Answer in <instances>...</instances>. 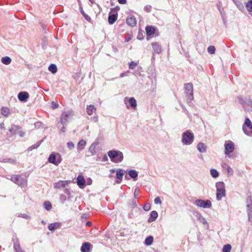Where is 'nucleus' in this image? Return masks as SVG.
I'll use <instances>...</instances> for the list:
<instances>
[{
  "label": "nucleus",
  "instance_id": "nucleus-1",
  "mask_svg": "<svg viewBox=\"0 0 252 252\" xmlns=\"http://www.w3.org/2000/svg\"><path fill=\"white\" fill-rule=\"evenodd\" d=\"M107 154L112 162L120 163L123 160V154L119 150L114 149L110 150L107 152Z\"/></svg>",
  "mask_w": 252,
  "mask_h": 252
},
{
  "label": "nucleus",
  "instance_id": "nucleus-2",
  "mask_svg": "<svg viewBox=\"0 0 252 252\" xmlns=\"http://www.w3.org/2000/svg\"><path fill=\"white\" fill-rule=\"evenodd\" d=\"M194 136L193 133L190 130H187L182 134V142L184 145H189L194 141Z\"/></svg>",
  "mask_w": 252,
  "mask_h": 252
},
{
  "label": "nucleus",
  "instance_id": "nucleus-3",
  "mask_svg": "<svg viewBox=\"0 0 252 252\" xmlns=\"http://www.w3.org/2000/svg\"><path fill=\"white\" fill-rule=\"evenodd\" d=\"M216 187L217 189L216 199L220 201L226 195L225 185L223 182H218L216 184Z\"/></svg>",
  "mask_w": 252,
  "mask_h": 252
},
{
  "label": "nucleus",
  "instance_id": "nucleus-4",
  "mask_svg": "<svg viewBox=\"0 0 252 252\" xmlns=\"http://www.w3.org/2000/svg\"><path fill=\"white\" fill-rule=\"evenodd\" d=\"M184 88L187 102L188 103H191L192 100L193 99V85L191 83L185 84Z\"/></svg>",
  "mask_w": 252,
  "mask_h": 252
},
{
  "label": "nucleus",
  "instance_id": "nucleus-5",
  "mask_svg": "<svg viewBox=\"0 0 252 252\" xmlns=\"http://www.w3.org/2000/svg\"><path fill=\"white\" fill-rule=\"evenodd\" d=\"M246 202L248 220L249 222H251L252 221V196L251 195L248 196Z\"/></svg>",
  "mask_w": 252,
  "mask_h": 252
},
{
  "label": "nucleus",
  "instance_id": "nucleus-6",
  "mask_svg": "<svg viewBox=\"0 0 252 252\" xmlns=\"http://www.w3.org/2000/svg\"><path fill=\"white\" fill-rule=\"evenodd\" d=\"M193 204L197 207L204 209L210 208L212 206V203L209 199L205 200L201 199H198L194 201Z\"/></svg>",
  "mask_w": 252,
  "mask_h": 252
},
{
  "label": "nucleus",
  "instance_id": "nucleus-7",
  "mask_svg": "<svg viewBox=\"0 0 252 252\" xmlns=\"http://www.w3.org/2000/svg\"><path fill=\"white\" fill-rule=\"evenodd\" d=\"M244 132L249 136L252 135V124L249 118L245 119V123L243 126Z\"/></svg>",
  "mask_w": 252,
  "mask_h": 252
},
{
  "label": "nucleus",
  "instance_id": "nucleus-8",
  "mask_svg": "<svg viewBox=\"0 0 252 252\" xmlns=\"http://www.w3.org/2000/svg\"><path fill=\"white\" fill-rule=\"evenodd\" d=\"M22 127L15 125H12L11 126V127L9 129V131L12 134V135H16L19 134L20 137H23L26 133L25 132L22 131L21 130Z\"/></svg>",
  "mask_w": 252,
  "mask_h": 252
},
{
  "label": "nucleus",
  "instance_id": "nucleus-9",
  "mask_svg": "<svg viewBox=\"0 0 252 252\" xmlns=\"http://www.w3.org/2000/svg\"><path fill=\"white\" fill-rule=\"evenodd\" d=\"M10 180L12 182L18 186L24 187L27 185L26 180L18 175L11 176Z\"/></svg>",
  "mask_w": 252,
  "mask_h": 252
},
{
  "label": "nucleus",
  "instance_id": "nucleus-10",
  "mask_svg": "<svg viewBox=\"0 0 252 252\" xmlns=\"http://www.w3.org/2000/svg\"><path fill=\"white\" fill-rule=\"evenodd\" d=\"M71 115V112L70 111L64 112L61 116V120L60 123L61 125L63 126H67L68 120Z\"/></svg>",
  "mask_w": 252,
  "mask_h": 252
},
{
  "label": "nucleus",
  "instance_id": "nucleus-11",
  "mask_svg": "<svg viewBox=\"0 0 252 252\" xmlns=\"http://www.w3.org/2000/svg\"><path fill=\"white\" fill-rule=\"evenodd\" d=\"M234 150V144L231 141H228V143L224 144V153L225 155H229Z\"/></svg>",
  "mask_w": 252,
  "mask_h": 252
},
{
  "label": "nucleus",
  "instance_id": "nucleus-12",
  "mask_svg": "<svg viewBox=\"0 0 252 252\" xmlns=\"http://www.w3.org/2000/svg\"><path fill=\"white\" fill-rule=\"evenodd\" d=\"M70 183V181H60L54 184V187L55 189H61L65 188L68 184Z\"/></svg>",
  "mask_w": 252,
  "mask_h": 252
},
{
  "label": "nucleus",
  "instance_id": "nucleus-13",
  "mask_svg": "<svg viewBox=\"0 0 252 252\" xmlns=\"http://www.w3.org/2000/svg\"><path fill=\"white\" fill-rule=\"evenodd\" d=\"M126 22L131 27H135L137 23L136 18L133 15H128L126 18Z\"/></svg>",
  "mask_w": 252,
  "mask_h": 252
},
{
  "label": "nucleus",
  "instance_id": "nucleus-14",
  "mask_svg": "<svg viewBox=\"0 0 252 252\" xmlns=\"http://www.w3.org/2000/svg\"><path fill=\"white\" fill-rule=\"evenodd\" d=\"M29 97V94L27 92H21L18 94V99L21 102H26Z\"/></svg>",
  "mask_w": 252,
  "mask_h": 252
},
{
  "label": "nucleus",
  "instance_id": "nucleus-15",
  "mask_svg": "<svg viewBox=\"0 0 252 252\" xmlns=\"http://www.w3.org/2000/svg\"><path fill=\"white\" fill-rule=\"evenodd\" d=\"M13 241L14 242L13 247L16 252H25L21 249L18 238H13Z\"/></svg>",
  "mask_w": 252,
  "mask_h": 252
},
{
  "label": "nucleus",
  "instance_id": "nucleus-16",
  "mask_svg": "<svg viewBox=\"0 0 252 252\" xmlns=\"http://www.w3.org/2000/svg\"><path fill=\"white\" fill-rule=\"evenodd\" d=\"M125 173V170L122 169H119L116 171L117 180L116 182L117 184H120L121 183Z\"/></svg>",
  "mask_w": 252,
  "mask_h": 252
},
{
  "label": "nucleus",
  "instance_id": "nucleus-17",
  "mask_svg": "<svg viewBox=\"0 0 252 252\" xmlns=\"http://www.w3.org/2000/svg\"><path fill=\"white\" fill-rule=\"evenodd\" d=\"M152 46L155 53L159 54L162 52L161 45L158 42L152 43Z\"/></svg>",
  "mask_w": 252,
  "mask_h": 252
},
{
  "label": "nucleus",
  "instance_id": "nucleus-18",
  "mask_svg": "<svg viewBox=\"0 0 252 252\" xmlns=\"http://www.w3.org/2000/svg\"><path fill=\"white\" fill-rule=\"evenodd\" d=\"M77 184L80 188H84L86 186V181L84 177L79 175L77 178Z\"/></svg>",
  "mask_w": 252,
  "mask_h": 252
},
{
  "label": "nucleus",
  "instance_id": "nucleus-19",
  "mask_svg": "<svg viewBox=\"0 0 252 252\" xmlns=\"http://www.w3.org/2000/svg\"><path fill=\"white\" fill-rule=\"evenodd\" d=\"M92 245L89 242H85L82 244L81 247V252H91V248Z\"/></svg>",
  "mask_w": 252,
  "mask_h": 252
},
{
  "label": "nucleus",
  "instance_id": "nucleus-20",
  "mask_svg": "<svg viewBox=\"0 0 252 252\" xmlns=\"http://www.w3.org/2000/svg\"><path fill=\"white\" fill-rule=\"evenodd\" d=\"M118 18V13H116L115 14L109 13L108 18V21L109 24L112 25L117 20Z\"/></svg>",
  "mask_w": 252,
  "mask_h": 252
},
{
  "label": "nucleus",
  "instance_id": "nucleus-21",
  "mask_svg": "<svg viewBox=\"0 0 252 252\" xmlns=\"http://www.w3.org/2000/svg\"><path fill=\"white\" fill-rule=\"evenodd\" d=\"M57 153H52L48 159V161L49 162L54 164L55 165H58V163L57 162Z\"/></svg>",
  "mask_w": 252,
  "mask_h": 252
},
{
  "label": "nucleus",
  "instance_id": "nucleus-22",
  "mask_svg": "<svg viewBox=\"0 0 252 252\" xmlns=\"http://www.w3.org/2000/svg\"><path fill=\"white\" fill-rule=\"evenodd\" d=\"M195 216L197 218L198 220H199L201 223L203 224L206 225L207 228L209 227V224L205 220V218L202 216V215L198 212H196V215Z\"/></svg>",
  "mask_w": 252,
  "mask_h": 252
},
{
  "label": "nucleus",
  "instance_id": "nucleus-23",
  "mask_svg": "<svg viewBox=\"0 0 252 252\" xmlns=\"http://www.w3.org/2000/svg\"><path fill=\"white\" fill-rule=\"evenodd\" d=\"M147 36H151L155 32L156 29L154 27L152 26H147L145 28Z\"/></svg>",
  "mask_w": 252,
  "mask_h": 252
},
{
  "label": "nucleus",
  "instance_id": "nucleus-24",
  "mask_svg": "<svg viewBox=\"0 0 252 252\" xmlns=\"http://www.w3.org/2000/svg\"><path fill=\"white\" fill-rule=\"evenodd\" d=\"M158 217V212L156 211H152L150 214V217L148 220V222H151L156 220Z\"/></svg>",
  "mask_w": 252,
  "mask_h": 252
},
{
  "label": "nucleus",
  "instance_id": "nucleus-25",
  "mask_svg": "<svg viewBox=\"0 0 252 252\" xmlns=\"http://www.w3.org/2000/svg\"><path fill=\"white\" fill-rule=\"evenodd\" d=\"M138 172L135 170L131 169L128 171V175L133 181H136L137 180Z\"/></svg>",
  "mask_w": 252,
  "mask_h": 252
},
{
  "label": "nucleus",
  "instance_id": "nucleus-26",
  "mask_svg": "<svg viewBox=\"0 0 252 252\" xmlns=\"http://www.w3.org/2000/svg\"><path fill=\"white\" fill-rule=\"evenodd\" d=\"M61 223L58 222L51 223L49 224L48 228L50 231H54L56 229L60 228Z\"/></svg>",
  "mask_w": 252,
  "mask_h": 252
},
{
  "label": "nucleus",
  "instance_id": "nucleus-27",
  "mask_svg": "<svg viewBox=\"0 0 252 252\" xmlns=\"http://www.w3.org/2000/svg\"><path fill=\"white\" fill-rule=\"evenodd\" d=\"M86 144H87V143L85 140H80L77 144V149L78 152H80V151H82V150H83L85 148V147L86 145Z\"/></svg>",
  "mask_w": 252,
  "mask_h": 252
},
{
  "label": "nucleus",
  "instance_id": "nucleus-28",
  "mask_svg": "<svg viewBox=\"0 0 252 252\" xmlns=\"http://www.w3.org/2000/svg\"><path fill=\"white\" fill-rule=\"evenodd\" d=\"M206 148L205 144L202 142L199 143L197 146V149L200 153L206 152Z\"/></svg>",
  "mask_w": 252,
  "mask_h": 252
},
{
  "label": "nucleus",
  "instance_id": "nucleus-29",
  "mask_svg": "<svg viewBox=\"0 0 252 252\" xmlns=\"http://www.w3.org/2000/svg\"><path fill=\"white\" fill-rule=\"evenodd\" d=\"M43 139H41L38 141H37L35 144L32 145V146H30L27 150L29 151H32L33 149H37L39 146L41 144V143L43 142Z\"/></svg>",
  "mask_w": 252,
  "mask_h": 252
},
{
  "label": "nucleus",
  "instance_id": "nucleus-30",
  "mask_svg": "<svg viewBox=\"0 0 252 252\" xmlns=\"http://www.w3.org/2000/svg\"><path fill=\"white\" fill-rule=\"evenodd\" d=\"M128 103L131 108L135 109L137 106V102L136 99L133 97H130L128 99Z\"/></svg>",
  "mask_w": 252,
  "mask_h": 252
},
{
  "label": "nucleus",
  "instance_id": "nucleus-31",
  "mask_svg": "<svg viewBox=\"0 0 252 252\" xmlns=\"http://www.w3.org/2000/svg\"><path fill=\"white\" fill-rule=\"evenodd\" d=\"M138 202L135 199H132L129 201L128 206L131 209H134L137 207Z\"/></svg>",
  "mask_w": 252,
  "mask_h": 252
},
{
  "label": "nucleus",
  "instance_id": "nucleus-32",
  "mask_svg": "<svg viewBox=\"0 0 252 252\" xmlns=\"http://www.w3.org/2000/svg\"><path fill=\"white\" fill-rule=\"evenodd\" d=\"M0 161L4 163L9 162L12 164H16V160L11 158H2L1 159H0Z\"/></svg>",
  "mask_w": 252,
  "mask_h": 252
},
{
  "label": "nucleus",
  "instance_id": "nucleus-33",
  "mask_svg": "<svg viewBox=\"0 0 252 252\" xmlns=\"http://www.w3.org/2000/svg\"><path fill=\"white\" fill-rule=\"evenodd\" d=\"M1 61L4 64L8 65L11 63L12 60L8 56H5L1 58Z\"/></svg>",
  "mask_w": 252,
  "mask_h": 252
},
{
  "label": "nucleus",
  "instance_id": "nucleus-34",
  "mask_svg": "<svg viewBox=\"0 0 252 252\" xmlns=\"http://www.w3.org/2000/svg\"><path fill=\"white\" fill-rule=\"evenodd\" d=\"M154 241V238L152 236L147 237L145 240L144 244L146 246H150L152 245Z\"/></svg>",
  "mask_w": 252,
  "mask_h": 252
},
{
  "label": "nucleus",
  "instance_id": "nucleus-35",
  "mask_svg": "<svg viewBox=\"0 0 252 252\" xmlns=\"http://www.w3.org/2000/svg\"><path fill=\"white\" fill-rule=\"evenodd\" d=\"M79 10L80 13L87 21L90 22L91 21V18L84 11L82 6L79 7Z\"/></svg>",
  "mask_w": 252,
  "mask_h": 252
},
{
  "label": "nucleus",
  "instance_id": "nucleus-36",
  "mask_svg": "<svg viewBox=\"0 0 252 252\" xmlns=\"http://www.w3.org/2000/svg\"><path fill=\"white\" fill-rule=\"evenodd\" d=\"M48 70L53 74H55L57 72V67L55 64L52 63L48 67Z\"/></svg>",
  "mask_w": 252,
  "mask_h": 252
},
{
  "label": "nucleus",
  "instance_id": "nucleus-37",
  "mask_svg": "<svg viewBox=\"0 0 252 252\" xmlns=\"http://www.w3.org/2000/svg\"><path fill=\"white\" fill-rule=\"evenodd\" d=\"M94 110H95V108L93 105H90L87 107V113L89 115H92Z\"/></svg>",
  "mask_w": 252,
  "mask_h": 252
},
{
  "label": "nucleus",
  "instance_id": "nucleus-38",
  "mask_svg": "<svg viewBox=\"0 0 252 252\" xmlns=\"http://www.w3.org/2000/svg\"><path fill=\"white\" fill-rule=\"evenodd\" d=\"M1 114L4 117H7L9 114V109L5 107H2L1 109Z\"/></svg>",
  "mask_w": 252,
  "mask_h": 252
},
{
  "label": "nucleus",
  "instance_id": "nucleus-39",
  "mask_svg": "<svg viewBox=\"0 0 252 252\" xmlns=\"http://www.w3.org/2000/svg\"><path fill=\"white\" fill-rule=\"evenodd\" d=\"M43 206L44 208L47 211H50L52 209V204L51 202L49 201H46L43 203Z\"/></svg>",
  "mask_w": 252,
  "mask_h": 252
},
{
  "label": "nucleus",
  "instance_id": "nucleus-40",
  "mask_svg": "<svg viewBox=\"0 0 252 252\" xmlns=\"http://www.w3.org/2000/svg\"><path fill=\"white\" fill-rule=\"evenodd\" d=\"M210 174L213 178H217L219 175V172L215 169H211L210 170Z\"/></svg>",
  "mask_w": 252,
  "mask_h": 252
},
{
  "label": "nucleus",
  "instance_id": "nucleus-41",
  "mask_svg": "<svg viewBox=\"0 0 252 252\" xmlns=\"http://www.w3.org/2000/svg\"><path fill=\"white\" fill-rule=\"evenodd\" d=\"M223 168L226 167L227 174L229 176H231V175H233V170L228 165H227L226 164H225L223 166Z\"/></svg>",
  "mask_w": 252,
  "mask_h": 252
},
{
  "label": "nucleus",
  "instance_id": "nucleus-42",
  "mask_svg": "<svg viewBox=\"0 0 252 252\" xmlns=\"http://www.w3.org/2000/svg\"><path fill=\"white\" fill-rule=\"evenodd\" d=\"M247 9L249 12H252V0H248L246 4Z\"/></svg>",
  "mask_w": 252,
  "mask_h": 252
},
{
  "label": "nucleus",
  "instance_id": "nucleus-43",
  "mask_svg": "<svg viewBox=\"0 0 252 252\" xmlns=\"http://www.w3.org/2000/svg\"><path fill=\"white\" fill-rule=\"evenodd\" d=\"M231 246L230 244L224 245L222 248V252H230Z\"/></svg>",
  "mask_w": 252,
  "mask_h": 252
},
{
  "label": "nucleus",
  "instance_id": "nucleus-44",
  "mask_svg": "<svg viewBox=\"0 0 252 252\" xmlns=\"http://www.w3.org/2000/svg\"><path fill=\"white\" fill-rule=\"evenodd\" d=\"M89 151L92 154V155H94L96 154L95 146L94 144H92L89 149Z\"/></svg>",
  "mask_w": 252,
  "mask_h": 252
},
{
  "label": "nucleus",
  "instance_id": "nucleus-45",
  "mask_svg": "<svg viewBox=\"0 0 252 252\" xmlns=\"http://www.w3.org/2000/svg\"><path fill=\"white\" fill-rule=\"evenodd\" d=\"M208 52L211 54H214L216 51V48L214 46H209L207 48Z\"/></svg>",
  "mask_w": 252,
  "mask_h": 252
},
{
  "label": "nucleus",
  "instance_id": "nucleus-46",
  "mask_svg": "<svg viewBox=\"0 0 252 252\" xmlns=\"http://www.w3.org/2000/svg\"><path fill=\"white\" fill-rule=\"evenodd\" d=\"M143 32V31L142 30H141V29L139 30L138 33L137 37V39H138L139 40H141L144 38Z\"/></svg>",
  "mask_w": 252,
  "mask_h": 252
},
{
  "label": "nucleus",
  "instance_id": "nucleus-47",
  "mask_svg": "<svg viewBox=\"0 0 252 252\" xmlns=\"http://www.w3.org/2000/svg\"><path fill=\"white\" fill-rule=\"evenodd\" d=\"M63 191L67 195L68 200L70 199L72 197V196L71 195L70 191L68 189L65 188Z\"/></svg>",
  "mask_w": 252,
  "mask_h": 252
},
{
  "label": "nucleus",
  "instance_id": "nucleus-48",
  "mask_svg": "<svg viewBox=\"0 0 252 252\" xmlns=\"http://www.w3.org/2000/svg\"><path fill=\"white\" fill-rule=\"evenodd\" d=\"M60 199L61 202L63 204L66 200H68L67 196L66 197V196L65 195H64L63 194H62L60 195Z\"/></svg>",
  "mask_w": 252,
  "mask_h": 252
},
{
  "label": "nucleus",
  "instance_id": "nucleus-49",
  "mask_svg": "<svg viewBox=\"0 0 252 252\" xmlns=\"http://www.w3.org/2000/svg\"><path fill=\"white\" fill-rule=\"evenodd\" d=\"M60 123H59L57 124V126L60 129L61 132H63V133L65 132V131H66V128H65V126H66L63 125V126L60 127Z\"/></svg>",
  "mask_w": 252,
  "mask_h": 252
},
{
  "label": "nucleus",
  "instance_id": "nucleus-50",
  "mask_svg": "<svg viewBox=\"0 0 252 252\" xmlns=\"http://www.w3.org/2000/svg\"><path fill=\"white\" fill-rule=\"evenodd\" d=\"M128 65L129 69H134L137 65V64L136 63L131 61L129 63Z\"/></svg>",
  "mask_w": 252,
  "mask_h": 252
},
{
  "label": "nucleus",
  "instance_id": "nucleus-51",
  "mask_svg": "<svg viewBox=\"0 0 252 252\" xmlns=\"http://www.w3.org/2000/svg\"><path fill=\"white\" fill-rule=\"evenodd\" d=\"M143 208L146 211H149L151 209V204L150 203H146L143 205Z\"/></svg>",
  "mask_w": 252,
  "mask_h": 252
},
{
  "label": "nucleus",
  "instance_id": "nucleus-52",
  "mask_svg": "<svg viewBox=\"0 0 252 252\" xmlns=\"http://www.w3.org/2000/svg\"><path fill=\"white\" fill-rule=\"evenodd\" d=\"M67 147L69 150H72L74 148V144L72 142L70 141L67 143Z\"/></svg>",
  "mask_w": 252,
  "mask_h": 252
},
{
  "label": "nucleus",
  "instance_id": "nucleus-53",
  "mask_svg": "<svg viewBox=\"0 0 252 252\" xmlns=\"http://www.w3.org/2000/svg\"><path fill=\"white\" fill-rule=\"evenodd\" d=\"M57 162L58 163V165L62 162V158L61 156L59 153H57Z\"/></svg>",
  "mask_w": 252,
  "mask_h": 252
},
{
  "label": "nucleus",
  "instance_id": "nucleus-54",
  "mask_svg": "<svg viewBox=\"0 0 252 252\" xmlns=\"http://www.w3.org/2000/svg\"><path fill=\"white\" fill-rule=\"evenodd\" d=\"M245 103L246 105L252 107V100L250 98L246 99Z\"/></svg>",
  "mask_w": 252,
  "mask_h": 252
},
{
  "label": "nucleus",
  "instance_id": "nucleus-55",
  "mask_svg": "<svg viewBox=\"0 0 252 252\" xmlns=\"http://www.w3.org/2000/svg\"><path fill=\"white\" fill-rule=\"evenodd\" d=\"M154 202L156 204H161L162 203L160 198L158 196L155 198Z\"/></svg>",
  "mask_w": 252,
  "mask_h": 252
},
{
  "label": "nucleus",
  "instance_id": "nucleus-56",
  "mask_svg": "<svg viewBox=\"0 0 252 252\" xmlns=\"http://www.w3.org/2000/svg\"><path fill=\"white\" fill-rule=\"evenodd\" d=\"M51 106L53 109H55L59 107V104L54 101H52L51 104Z\"/></svg>",
  "mask_w": 252,
  "mask_h": 252
},
{
  "label": "nucleus",
  "instance_id": "nucleus-57",
  "mask_svg": "<svg viewBox=\"0 0 252 252\" xmlns=\"http://www.w3.org/2000/svg\"><path fill=\"white\" fill-rule=\"evenodd\" d=\"M144 10L147 12H150L152 9V6L150 5H146L144 8Z\"/></svg>",
  "mask_w": 252,
  "mask_h": 252
},
{
  "label": "nucleus",
  "instance_id": "nucleus-58",
  "mask_svg": "<svg viewBox=\"0 0 252 252\" xmlns=\"http://www.w3.org/2000/svg\"><path fill=\"white\" fill-rule=\"evenodd\" d=\"M182 108L183 109V110L184 112L188 115V116L190 118V114H189V112L188 111V110L186 109L185 106L182 105Z\"/></svg>",
  "mask_w": 252,
  "mask_h": 252
},
{
  "label": "nucleus",
  "instance_id": "nucleus-59",
  "mask_svg": "<svg viewBox=\"0 0 252 252\" xmlns=\"http://www.w3.org/2000/svg\"><path fill=\"white\" fill-rule=\"evenodd\" d=\"M138 192L139 190L137 188L135 189L134 193L135 198H137L138 197Z\"/></svg>",
  "mask_w": 252,
  "mask_h": 252
},
{
  "label": "nucleus",
  "instance_id": "nucleus-60",
  "mask_svg": "<svg viewBox=\"0 0 252 252\" xmlns=\"http://www.w3.org/2000/svg\"><path fill=\"white\" fill-rule=\"evenodd\" d=\"M238 99H239V102L241 104L243 105V104H245V101H246V100H244L242 97H241V96L240 97H238Z\"/></svg>",
  "mask_w": 252,
  "mask_h": 252
},
{
  "label": "nucleus",
  "instance_id": "nucleus-61",
  "mask_svg": "<svg viewBox=\"0 0 252 252\" xmlns=\"http://www.w3.org/2000/svg\"><path fill=\"white\" fill-rule=\"evenodd\" d=\"M91 119L94 122H97L98 121V116H95L91 117Z\"/></svg>",
  "mask_w": 252,
  "mask_h": 252
},
{
  "label": "nucleus",
  "instance_id": "nucleus-62",
  "mask_svg": "<svg viewBox=\"0 0 252 252\" xmlns=\"http://www.w3.org/2000/svg\"><path fill=\"white\" fill-rule=\"evenodd\" d=\"M120 10V8L119 6H116L113 8L111 9V10H115L116 13H117V11H119Z\"/></svg>",
  "mask_w": 252,
  "mask_h": 252
},
{
  "label": "nucleus",
  "instance_id": "nucleus-63",
  "mask_svg": "<svg viewBox=\"0 0 252 252\" xmlns=\"http://www.w3.org/2000/svg\"><path fill=\"white\" fill-rule=\"evenodd\" d=\"M120 4H124L126 3L127 0H117Z\"/></svg>",
  "mask_w": 252,
  "mask_h": 252
},
{
  "label": "nucleus",
  "instance_id": "nucleus-64",
  "mask_svg": "<svg viewBox=\"0 0 252 252\" xmlns=\"http://www.w3.org/2000/svg\"><path fill=\"white\" fill-rule=\"evenodd\" d=\"M81 218H82V219L86 220L88 218V215L87 214H83L82 215Z\"/></svg>",
  "mask_w": 252,
  "mask_h": 252
}]
</instances>
